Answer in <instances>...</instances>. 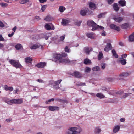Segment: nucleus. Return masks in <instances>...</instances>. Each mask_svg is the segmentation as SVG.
Listing matches in <instances>:
<instances>
[{
	"label": "nucleus",
	"mask_w": 134,
	"mask_h": 134,
	"mask_svg": "<svg viewBox=\"0 0 134 134\" xmlns=\"http://www.w3.org/2000/svg\"><path fill=\"white\" fill-rule=\"evenodd\" d=\"M68 130L66 134H80L82 131L81 128L78 125L69 127Z\"/></svg>",
	"instance_id": "obj_1"
},
{
	"label": "nucleus",
	"mask_w": 134,
	"mask_h": 134,
	"mask_svg": "<svg viewBox=\"0 0 134 134\" xmlns=\"http://www.w3.org/2000/svg\"><path fill=\"white\" fill-rule=\"evenodd\" d=\"M88 25L92 27V30L93 31L97 29L103 30L104 29V27L98 25H96V24L94 21L92 20L88 21H87Z\"/></svg>",
	"instance_id": "obj_2"
},
{
	"label": "nucleus",
	"mask_w": 134,
	"mask_h": 134,
	"mask_svg": "<svg viewBox=\"0 0 134 134\" xmlns=\"http://www.w3.org/2000/svg\"><path fill=\"white\" fill-rule=\"evenodd\" d=\"M9 62L12 65L15 67L19 68L22 67V65L20 63L19 61L11 59L9 60Z\"/></svg>",
	"instance_id": "obj_3"
},
{
	"label": "nucleus",
	"mask_w": 134,
	"mask_h": 134,
	"mask_svg": "<svg viewBox=\"0 0 134 134\" xmlns=\"http://www.w3.org/2000/svg\"><path fill=\"white\" fill-rule=\"evenodd\" d=\"M80 13L81 15L84 16L86 15H89L92 14V12L91 11H90L88 8H85L81 10L80 11Z\"/></svg>",
	"instance_id": "obj_4"
},
{
	"label": "nucleus",
	"mask_w": 134,
	"mask_h": 134,
	"mask_svg": "<svg viewBox=\"0 0 134 134\" xmlns=\"http://www.w3.org/2000/svg\"><path fill=\"white\" fill-rule=\"evenodd\" d=\"M44 27L46 30H54L55 29L54 26L52 23H46Z\"/></svg>",
	"instance_id": "obj_5"
},
{
	"label": "nucleus",
	"mask_w": 134,
	"mask_h": 134,
	"mask_svg": "<svg viewBox=\"0 0 134 134\" xmlns=\"http://www.w3.org/2000/svg\"><path fill=\"white\" fill-rule=\"evenodd\" d=\"M129 75V74L127 72L122 73L119 74V79H123L128 77Z\"/></svg>",
	"instance_id": "obj_6"
},
{
	"label": "nucleus",
	"mask_w": 134,
	"mask_h": 134,
	"mask_svg": "<svg viewBox=\"0 0 134 134\" xmlns=\"http://www.w3.org/2000/svg\"><path fill=\"white\" fill-rule=\"evenodd\" d=\"M120 125H116L113 128V132L114 133H116L120 131Z\"/></svg>",
	"instance_id": "obj_7"
},
{
	"label": "nucleus",
	"mask_w": 134,
	"mask_h": 134,
	"mask_svg": "<svg viewBox=\"0 0 134 134\" xmlns=\"http://www.w3.org/2000/svg\"><path fill=\"white\" fill-rule=\"evenodd\" d=\"M112 49V46L110 43H108L104 49V51L108 52Z\"/></svg>",
	"instance_id": "obj_8"
},
{
	"label": "nucleus",
	"mask_w": 134,
	"mask_h": 134,
	"mask_svg": "<svg viewBox=\"0 0 134 134\" xmlns=\"http://www.w3.org/2000/svg\"><path fill=\"white\" fill-rule=\"evenodd\" d=\"M54 58L57 59L60 62V60L62 59V55L61 54L59 53H54L53 54Z\"/></svg>",
	"instance_id": "obj_9"
},
{
	"label": "nucleus",
	"mask_w": 134,
	"mask_h": 134,
	"mask_svg": "<svg viewBox=\"0 0 134 134\" xmlns=\"http://www.w3.org/2000/svg\"><path fill=\"white\" fill-rule=\"evenodd\" d=\"M38 48L42 49L43 48V46L39 44H35L32 45L30 47V48L32 49H36Z\"/></svg>",
	"instance_id": "obj_10"
},
{
	"label": "nucleus",
	"mask_w": 134,
	"mask_h": 134,
	"mask_svg": "<svg viewBox=\"0 0 134 134\" xmlns=\"http://www.w3.org/2000/svg\"><path fill=\"white\" fill-rule=\"evenodd\" d=\"M48 109L51 111H54L59 109V107L56 106H49Z\"/></svg>",
	"instance_id": "obj_11"
},
{
	"label": "nucleus",
	"mask_w": 134,
	"mask_h": 134,
	"mask_svg": "<svg viewBox=\"0 0 134 134\" xmlns=\"http://www.w3.org/2000/svg\"><path fill=\"white\" fill-rule=\"evenodd\" d=\"M101 131L100 128L99 126H97L95 127L94 130V132L95 134H99L100 133Z\"/></svg>",
	"instance_id": "obj_12"
},
{
	"label": "nucleus",
	"mask_w": 134,
	"mask_h": 134,
	"mask_svg": "<svg viewBox=\"0 0 134 134\" xmlns=\"http://www.w3.org/2000/svg\"><path fill=\"white\" fill-rule=\"evenodd\" d=\"M69 22V20L68 19H63L62 21V24L63 26H65L68 25Z\"/></svg>",
	"instance_id": "obj_13"
},
{
	"label": "nucleus",
	"mask_w": 134,
	"mask_h": 134,
	"mask_svg": "<svg viewBox=\"0 0 134 134\" xmlns=\"http://www.w3.org/2000/svg\"><path fill=\"white\" fill-rule=\"evenodd\" d=\"M90 8L92 9H94L96 8V6L95 3L92 2H90L89 3Z\"/></svg>",
	"instance_id": "obj_14"
},
{
	"label": "nucleus",
	"mask_w": 134,
	"mask_h": 134,
	"mask_svg": "<svg viewBox=\"0 0 134 134\" xmlns=\"http://www.w3.org/2000/svg\"><path fill=\"white\" fill-rule=\"evenodd\" d=\"M46 63L44 62H40L38 63L36 66L38 68L44 67L46 65Z\"/></svg>",
	"instance_id": "obj_15"
},
{
	"label": "nucleus",
	"mask_w": 134,
	"mask_h": 134,
	"mask_svg": "<svg viewBox=\"0 0 134 134\" xmlns=\"http://www.w3.org/2000/svg\"><path fill=\"white\" fill-rule=\"evenodd\" d=\"M110 27L111 28L115 29L118 31H120V27L114 24L111 25L110 26Z\"/></svg>",
	"instance_id": "obj_16"
},
{
	"label": "nucleus",
	"mask_w": 134,
	"mask_h": 134,
	"mask_svg": "<svg viewBox=\"0 0 134 134\" xmlns=\"http://www.w3.org/2000/svg\"><path fill=\"white\" fill-rule=\"evenodd\" d=\"M70 62V60L68 58L62 59L60 61V63H69Z\"/></svg>",
	"instance_id": "obj_17"
},
{
	"label": "nucleus",
	"mask_w": 134,
	"mask_h": 134,
	"mask_svg": "<svg viewBox=\"0 0 134 134\" xmlns=\"http://www.w3.org/2000/svg\"><path fill=\"white\" fill-rule=\"evenodd\" d=\"M113 19L115 21L118 22H120L123 20V18L122 17L119 16H116L114 17Z\"/></svg>",
	"instance_id": "obj_18"
},
{
	"label": "nucleus",
	"mask_w": 134,
	"mask_h": 134,
	"mask_svg": "<svg viewBox=\"0 0 134 134\" xmlns=\"http://www.w3.org/2000/svg\"><path fill=\"white\" fill-rule=\"evenodd\" d=\"M3 87L6 91L9 90L11 91H13V88L12 87H9L7 85L3 86Z\"/></svg>",
	"instance_id": "obj_19"
},
{
	"label": "nucleus",
	"mask_w": 134,
	"mask_h": 134,
	"mask_svg": "<svg viewBox=\"0 0 134 134\" xmlns=\"http://www.w3.org/2000/svg\"><path fill=\"white\" fill-rule=\"evenodd\" d=\"M54 83V81H52L51 82L50 84L52 85L54 88L56 89H59L60 87L58 85Z\"/></svg>",
	"instance_id": "obj_20"
},
{
	"label": "nucleus",
	"mask_w": 134,
	"mask_h": 134,
	"mask_svg": "<svg viewBox=\"0 0 134 134\" xmlns=\"http://www.w3.org/2000/svg\"><path fill=\"white\" fill-rule=\"evenodd\" d=\"M129 41L130 42H132L134 41V32L129 36Z\"/></svg>",
	"instance_id": "obj_21"
},
{
	"label": "nucleus",
	"mask_w": 134,
	"mask_h": 134,
	"mask_svg": "<svg viewBox=\"0 0 134 134\" xmlns=\"http://www.w3.org/2000/svg\"><path fill=\"white\" fill-rule=\"evenodd\" d=\"M53 18L52 17L47 16L44 19V20L47 21H51L53 20Z\"/></svg>",
	"instance_id": "obj_22"
},
{
	"label": "nucleus",
	"mask_w": 134,
	"mask_h": 134,
	"mask_svg": "<svg viewBox=\"0 0 134 134\" xmlns=\"http://www.w3.org/2000/svg\"><path fill=\"white\" fill-rule=\"evenodd\" d=\"M119 4L121 6H124L126 5V2L125 0H120L118 2Z\"/></svg>",
	"instance_id": "obj_23"
},
{
	"label": "nucleus",
	"mask_w": 134,
	"mask_h": 134,
	"mask_svg": "<svg viewBox=\"0 0 134 134\" xmlns=\"http://www.w3.org/2000/svg\"><path fill=\"white\" fill-rule=\"evenodd\" d=\"M73 75L75 76L78 78L82 76V75L77 71L73 73Z\"/></svg>",
	"instance_id": "obj_24"
},
{
	"label": "nucleus",
	"mask_w": 134,
	"mask_h": 134,
	"mask_svg": "<svg viewBox=\"0 0 134 134\" xmlns=\"http://www.w3.org/2000/svg\"><path fill=\"white\" fill-rule=\"evenodd\" d=\"M120 60L119 61V62L121 63L122 65H125L126 63V60L125 59H122L121 58H120Z\"/></svg>",
	"instance_id": "obj_25"
},
{
	"label": "nucleus",
	"mask_w": 134,
	"mask_h": 134,
	"mask_svg": "<svg viewBox=\"0 0 134 134\" xmlns=\"http://www.w3.org/2000/svg\"><path fill=\"white\" fill-rule=\"evenodd\" d=\"M96 96L100 99L104 98L105 97V96L102 93H99L96 94Z\"/></svg>",
	"instance_id": "obj_26"
},
{
	"label": "nucleus",
	"mask_w": 134,
	"mask_h": 134,
	"mask_svg": "<svg viewBox=\"0 0 134 134\" xmlns=\"http://www.w3.org/2000/svg\"><path fill=\"white\" fill-rule=\"evenodd\" d=\"M16 104H20L23 102V99L22 98L16 99Z\"/></svg>",
	"instance_id": "obj_27"
},
{
	"label": "nucleus",
	"mask_w": 134,
	"mask_h": 134,
	"mask_svg": "<svg viewBox=\"0 0 134 134\" xmlns=\"http://www.w3.org/2000/svg\"><path fill=\"white\" fill-rule=\"evenodd\" d=\"M25 62L27 63H29L31 62L32 60V59L30 57H27L25 59Z\"/></svg>",
	"instance_id": "obj_28"
},
{
	"label": "nucleus",
	"mask_w": 134,
	"mask_h": 134,
	"mask_svg": "<svg viewBox=\"0 0 134 134\" xmlns=\"http://www.w3.org/2000/svg\"><path fill=\"white\" fill-rule=\"evenodd\" d=\"M113 8L114 10L116 11H118L119 9V8L118 6L117 3H114L113 5Z\"/></svg>",
	"instance_id": "obj_29"
},
{
	"label": "nucleus",
	"mask_w": 134,
	"mask_h": 134,
	"mask_svg": "<svg viewBox=\"0 0 134 134\" xmlns=\"http://www.w3.org/2000/svg\"><path fill=\"white\" fill-rule=\"evenodd\" d=\"M58 9L60 12H63L65 10L66 8L64 7L61 6H59Z\"/></svg>",
	"instance_id": "obj_30"
},
{
	"label": "nucleus",
	"mask_w": 134,
	"mask_h": 134,
	"mask_svg": "<svg viewBox=\"0 0 134 134\" xmlns=\"http://www.w3.org/2000/svg\"><path fill=\"white\" fill-rule=\"evenodd\" d=\"M84 63L85 64H90L91 63V61L87 58L85 59L84 60Z\"/></svg>",
	"instance_id": "obj_31"
},
{
	"label": "nucleus",
	"mask_w": 134,
	"mask_h": 134,
	"mask_svg": "<svg viewBox=\"0 0 134 134\" xmlns=\"http://www.w3.org/2000/svg\"><path fill=\"white\" fill-rule=\"evenodd\" d=\"M87 36L89 38L93 39L94 38V35L91 33H88L86 34Z\"/></svg>",
	"instance_id": "obj_32"
},
{
	"label": "nucleus",
	"mask_w": 134,
	"mask_h": 134,
	"mask_svg": "<svg viewBox=\"0 0 134 134\" xmlns=\"http://www.w3.org/2000/svg\"><path fill=\"white\" fill-rule=\"evenodd\" d=\"M0 5L2 8H5L7 7L8 5V4L4 2H0Z\"/></svg>",
	"instance_id": "obj_33"
},
{
	"label": "nucleus",
	"mask_w": 134,
	"mask_h": 134,
	"mask_svg": "<svg viewBox=\"0 0 134 134\" xmlns=\"http://www.w3.org/2000/svg\"><path fill=\"white\" fill-rule=\"evenodd\" d=\"M15 48L17 50L21 49L22 48V47L21 44H18L15 46Z\"/></svg>",
	"instance_id": "obj_34"
},
{
	"label": "nucleus",
	"mask_w": 134,
	"mask_h": 134,
	"mask_svg": "<svg viewBox=\"0 0 134 134\" xmlns=\"http://www.w3.org/2000/svg\"><path fill=\"white\" fill-rule=\"evenodd\" d=\"M103 55L102 53V52H100L99 53V54L98 55V59L99 60H100L103 58Z\"/></svg>",
	"instance_id": "obj_35"
},
{
	"label": "nucleus",
	"mask_w": 134,
	"mask_h": 134,
	"mask_svg": "<svg viewBox=\"0 0 134 134\" xmlns=\"http://www.w3.org/2000/svg\"><path fill=\"white\" fill-rule=\"evenodd\" d=\"M112 53L113 56H114L116 58H118V55L117 54L115 51L113 49L112 50Z\"/></svg>",
	"instance_id": "obj_36"
},
{
	"label": "nucleus",
	"mask_w": 134,
	"mask_h": 134,
	"mask_svg": "<svg viewBox=\"0 0 134 134\" xmlns=\"http://www.w3.org/2000/svg\"><path fill=\"white\" fill-rule=\"evenodd\" d=\"M92 70L93 71H99L100 70L99 67L98 66H96L92 68Z\"/></svg>",
	"instance_id": "obj_37"
},
{
	"label": "nucleus",
	"mask_w": 134,
	"mask_h": 134,
	"mask_svg": "<svg viewBox=\"0 0 134 134\" xmlns=\"http://www.w3.org/2000/svg\"><path fill=\"white\" fill-rule=\"evenodd\" d=\"M128 25L127 23H125L121 25V27L123 29H126L128 27Z\"/></svg>",
	"instance_id": "obj_38"
},
{
	"label": "nucleus",
	"mask_w": 134,
	"mask_h": 134,
	"mask_svg": "<svg viewBox=\"0 0 134 134\" xmlns=\"http://www.w3.org/2000/svg\"><path fill=\"white\" fill-rule=\"evenodd\" d=\"M29 2V0H20V3L22 4H24L27 2Z\"/></svg>",
	"instance_id": "obj_39"
},
{
	"label": "nucleus",
	"mask_w": 134,
	"mask_h": 134,
	"mask_svg": "<svg viewBox=\"0 0 134 134\" xmlns=\"http://www.w3.org/2000/svg\"><path fill=\"white\" fill-rule=\"evenodd\" d=\"M84 51L86 54H89L90 51L88 48L87 47H85L84 48Z\"/></svg>",
	"instance_id": "obj_40"
},
{
	"label": "nucleus",
	"mask_w": 134,
	"mask_h": 134,
	"mask_svg": "<svg viewBox=\"0 0 134 134\" xmlns=\"http://www.w3.org/2000/svg\"><path fill=\"white\" fill-rule=\"evenodd\" d=\"M65 51L67 53H70L71 52V50L69 48H68V46H66L64 48Z\"/></svg>",
	"instance_id": "obj_41"
},
{
	"label": "nucleus",
	"mask_w": 134,
	"mask_h": 134,
	"mask_svg": "<svg viewBox=\"0 0 134 134\" xmlns=\"http://www.w3.org/2000/svg\"><path fill=\"white\" fill-rule=\"evenodd\" d=\"M130 94V93H126L124 94L123 96L122 97V98H125L127 97L128 96H129Z\"/></svg>",
	"instance_id": "obj_42"
},
{
	"label": "nucleus",
	"mask_w": 134,
	"mask_h": 134,
	"mask_svg": "<svg viewBox=\"0 0 134 134\" xmlns=\"http://www.w3.org/2000/svg\"><path fill=\"white\" fill-rule=\"evenodd\" d=\"M91 70L90 68L88 67H87L85 68V72H89Z\"/></svg>",
	"instance_id": "obj_43"
},
{
	"label": "nucleus",
	"mask_w": 134,
	"mask_h": 134,
	"mask_svg": "<svg viewBox=\"0 0 134 134\" xmlns=\"http://www.w3.org/2000/svg\"><path fill=\"white\" fill-rule=\"evenodd\" d=\"M81 22L82 21H77L75 22V24L78 26H80V24Z\"/></svg>",
	"instance_id": "obj_44"
},
{
	"label": "nucleus",
	"mask_w": 134,
	"mask_h": 134,
	"mask_svg": "<svg viewBox=\"0 0 134 134\" xmlns=\"http://www.w3.org/2000/svg\"><path fill=\"white\" fill-rule=\"evenodd\" d=\"M62 81V80L60 79L58 80L57 81H54V83L55 84H57V85H58Z\"/></svg>",
	"instance_id": "obj_45"
},
{
	"label": "nucleus",
	"mask_w": 134,
	"mask_h": 134,
	"mask_svg": "<svg viewBox=\"0 0 134 134\" xmlns=\"http://www.w3.org/2000/svg\"><path fill=\"white\" fill-rule=\"evenodd\" d=\"M5 102L9 104H12V100H9L8 99L4 100Z\"/></svg>",
	"instance_id": "obj_46"
},
{
	"label": "nucleus",
	"mask_w": 134,
	"mask_h": 134,
	"mask_svg": "<svg viewBox=\"0 0 134 134\" xmlns=\"http://www.w3.org/2000/svg\"><path fill=\"white\" fill-rule=\"evenodd\" d=\"M105 14V13H100V14L98 15V17L99 18H100L103 17L104 16Z\"/></svg>",
	"instance_id": "obj_47"
},
{
	"label": "nucleus",
	"mask_w": 134,
	"mask_h": 134,
	"mask_svg": "<svg viewBox=\"0 0 134 134\" xmlns=\"http://www.w3.org/2000/svg\"><path fill=\"white\" fill-rule=\"evenodd\" d=\"M54 100V98H52L48 100L47 101H46V103L48 104L49 103L51 102V101H53Z\"/></svg>",
	"instance_id": "obj_48"
},
{
	"label": "nucleus",
	"mask_w": 134,
	"mask_h": 134,
	"mask_svg": "<svg viewBox=\"0 0 134 134\" xmlns=\"http://www.w3.org/2000/svg\"><path fill=\"white\" fill-rule=\"evenodd\" d=\"M46 5H44L43 6H42V7H41V10L42 12L44 11L46 8Z\"/></svg>",
	"instance_id": "obj_49"
},
{
	"label": "nucleus",
	"mask_w": 134,
	"mask_h": 134,
	"mask_svg": "<svg viewBox=\"0 0 134 134\" xmlns=\"http://www.w3.org/2000/svg\"><path fill=\"white\" fill-rule=\"evenodd\" d=\"M12 119L11 118H9L8 119H7L5 120L6 121L8 122L9 123L12 121Z\"/></svg>",
	"instance_id": "obj_50"
},
{
	"label": "nucleus",
	"mask_w": 134,
	"mask_h": 134,
	"mask_svg": "<svg viewBox=\"0 0 134 134\" xmlns=\"http://www.w3.org/2000/svg\"><path fill=\"white\" fill-rule=\"evenodd\" d=\"M61 55H62V59L63 57H66L67 55V54L65 52L62 53Z\"/></svg>",
	"instance_id": "obj_51"
},
{
	"label": "nucleus",
	"mask_w": 134,
	"mask_h": 134,
	"mask_svg": "<svg viewBox=\"0 0 134 134\" xmlns=\"http://www.w3.org/2000/svg\"><path fill=\"white\" fill-rule=\"evenodd\" d=\"M4 27V25L3 22L0 20V27L3 28Z\"/></svg>",
	"instance_id": "obj_52"
},
{
	"label": "nucleus",
	"mask_w": 134,
	"mask_h": 134,
	"mask_svg": "<svg viewBox=\"0 0 134 134\" xmlns=\"http://www.w3.org/2000/svg\"><path fill=\"white\" fill-rule=\"evenodd\" d=\"M29 2L28 3V7H31V6L32 5V2L31 1H29Z\"/></svg>",
	"instance_id": "obj_53"
},
{
	"label": "nucleus",
	"mask_w": 134,
	"mask_h": 134,
	"mask_svg": "<svg viewBox=\"0 0 134 134\" xmlns=\"http://www.w3.org/2000/svg\"><path fill=\"white\" fill-rule=\"evenodd\" d=\"M36 81L39 83H44V81L41 79H39L36 80Z\"/></svg>",
	"instance_id": "obj_54"
},
{
	"label": "nucleus",
	"mask_w": 134,
	"mask_h": 134,
	"mask_svg": "<svg viewBox=\"0 0 134 134\" xmlns=\"http://www.w3.org/2000/svg\"><path fill=\"white\" fill-rule=\"evenodd\" d=\"M127 56L126 54H123L121 56V59H124V58H125Z\"/></svg>",
	"instance_id": "obj_55"
},
{
	"label": "nucleus",
	"mask_w": 134,
	"mask_h": 134,
	"mask_svg": "<svg viewBox=\"0 0 134 134\" xmlns=\"http://www.w3.org/2000/svg\"><path fill=\"white\" fill-rule=\"evenodd\" d=\"M124 93L123 91H119L116 92V93L119 94H121Z\"/></svg>",
	"instance_id": "obj_56"
},
{
	"label": "nucleus",
	"mask_w": 134,
	"mask_h": 134,
	"mask_svg": "<svg viewBox=\"0 0 134 134\" xmlns=\"http://www.w3.org/2000/svg\"><path fill=\"white\" fill-rule=\"evenodd\" d=\"M77 85H78L79 86H83L85 85V83H80L77 84Z\"/></svg>",
	"instance_id": "obj_57"
},
{
	"label": "nucleus",
	"mask_w": 134,
	"mask_h": 134,
	"mask_svg": "<svg viewBox=\"0 0 134 134\" xmlns=\"http://www.w3.org/2000/svg\"><path fill=\"white\" fill-rule=\"evenodd\" d=\"M106 66V64H101V68L103 69L105 68Z\"/></svg>",
	"instance_id": "obj_58"
},
{
	"label": "nucleus",
	"mask_w": 134,
	"mask_h": 134,
	"mask_svg": "<svg viewBox=\"0 0 134 134\" xmlns=\"http://www.w3.org/2000/svg\"><path fill=\"white\" fill-rule=\"evenodd\" d=\"M12 100V104H16V99H13Z\"/></svg>",
	"instance_id": "obj_59"
},
{
	"label": "nucleus",
	"mask_w": 134,
	"mask_h": 134,
	"mask_svg": "<svg viewBox=\"0 0 134 134\" xmlns=\"http://www.w3.org/2000/svg\"><path fill=\"white\" fill-rule=\"evenodd\" d=\"M109 4H111L114 1V0H107Z\"/></svg>",
	"instance_id": "obj_60"
},
{
	"label": "nucleus",
	"mask_w": 134,
	"mask_h": 134,
	"mask_svg": "<svg viewBox=\"0 0 134 134\" xmlns=\"http://www.w3.org/2000/svg\"><path fill=\"white\" fill-rule=\"evenodd\" d=\"M4 39L1 35H0V41H4Z\"/></svg>",
	"instance_id": "obj_61"
},
{
	"label": "nucleus",
	"mask_w": 134,
	"mask_h": 134,
	"mask_svg": "<svg viewBox=\"0 0 134 134\" xmlns=\"http://www.w3.org/2000/svg\"><path fill=\"white\" fill-rule=\"evenodd\" d=\"M51 35V34H50V33H48V34H46V35L47 36V37H45V39L46 40H47L48 37H49V36H50V35Z\"/></svg>",
	"instance_id": "obj_62"
},
{
	"label": "nucleus",
	"mask_w": 134,
	"mask_h": 134,
	"mask_svg": "<svg viewBox=\"0 0 134 134\" xmlns=\"http://www.w3.org/2000/svg\"><path fill=\"white\" fill-rule=\"evenodd\" d=\"M65 36H62L60 37V39L61 41H63L65 38Z\"/></svg>",
	"instance_id": "obj_63"
},
{
	"label": "nucleus",
	"mask_w": 134,
	"mask_h": 134,
	"mask_svg": "<svg viewBox=\"0 0 134 134\" xmlns=\"http://www.w3.org/2000/svg\"><path fill=\"white\" fill-rule=\"evenodd\" d=\"M14 34V32H12L11 34H8V36L9 37H11Z\"/></svg>",
	"instance_id": "obj_64"
}]
</instances>
